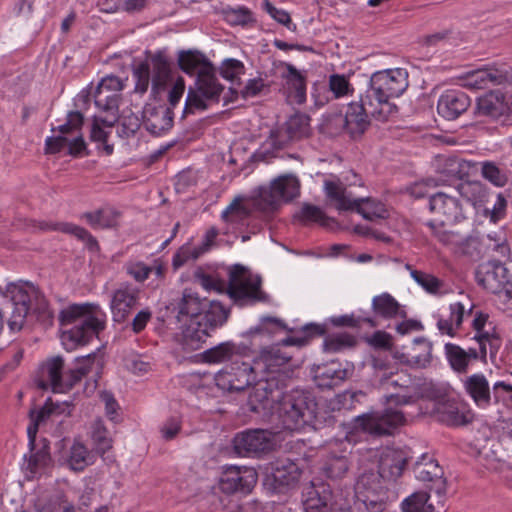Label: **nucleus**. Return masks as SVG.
Segmentation results:
<instances>
[{"label": "nucleus", "mask_w": 512, "mask_h": 512, "mask_svg": "<svg viewBox=\"0 0 512 512\" xmlns=\"http://www.w3.org/2000/svg\"><path fill=\"white\" fill-rule=\"evenodd\" d=\"M278 420L283 429L294 431L313 424L325 423L332 426L336 416L321 412L316 396L305 389H293L283 394L276 408Z\"/></svg>", "instance_id": "f257e3e1"}, {"label": "nucleus", "mask_w": 512, "mask_h": 512, "mask_svg": "<svg viewBox=\"0 0 512 512\" xmlns=\"http://www.w3.org/2000/svg\"><path fill=\"white\" fill-rule=\"evenodd\" d=\"M2 304L11 308L8 327L11 331H20L29 313L36 316L37 321L51 325L53 314L48 302L40 290L29 282L10 283L6 286V296Z\"/></svg>", "instance_id": "f03ea898"}, {"label": "nucleus", "mask_w": 512, "mask_h": 512, "mask_svg": "<svg viewBox=\"0 0 512 512\" xmlns=\"http://www.w3.org/2000/svg\"><path fill=\"white\" fill-rule=\"evenodd\" d=\"M325 334V327L319 324H306L301 331L294 336L287 337L281 342L263 347L258 356L254 357L255 367L260 375L267 377L286 376L288 383L292 371L289 369V362L292 356L282 349V346L303 347L307 345L310 339Z\"/></svg>", "instance_id": "7ed1b4c3"}, {"label": "nucleus", "mask_w": 512, "mask_h": 512, "mask_svg": "<svg viewBox=\"0 0 512 512\" xmlns=\"http://www.w3.org/2000/svg\"><path fill=\"white\" fill-rule=\"evenodd\" d=\"M59 321L62 326L74 324L62 334L64 345L73 348L87 344L104 330L106 314L97 304H73L60 312Z\"/></svg>", "instance_id": "20e7f679"}, {"label": "nucleus", "mask_w": 512, "mask_h": 512, "mask_svg": "<svg viewBox=\"0 0 512 512\" xmlns=\"http://www.w3.org/2000/svg\"><path fill=\"white\" fill-rule=\"evenodd\" d=\"M172 310L176 312L177 329L181 331V343L183 349L194 351L209 336L205 329L201 328V315L207 305V298H201L191 289H184L182 296L176 301Z\"/></svg>", "instance_id": "39448f33"}, {"label": "nucleus", "mask_w": 512, "mask_h": 512, "mask_svg": "<svg viewBox=\"0 0 512 512\" xmlns=\"http://www.w3.org/2000/svg\"><path fill=\"white\" fill-rule=\"evenodd\" d=\"M429 211L434 218L422 223L430 235L446 246L457 245L462 238L455 232L444 229L465 218L459 199L444 191L429 196Z\"/></svg>", "instance_id": "423d86ee"}, {"label": "nucleus", "mask_w": 512, "mask_h": 512, "mask_svg": "<svg viewBox=\"0 0 512 512\" xmlns=\"http://www.w3.org/2000/svg\"><path fill=\"white\" fill-rule=\"evenodd\" d=\"M144 61L132 65V76L135 80L134 91L143 95L151 84V95L156 99L172 81V61L165 50L155 53L145 52Z\"/></svg>", "instance_id": "0eeeda50"}, {"label": "nucleus", "mask_w": 512, "mask_h": 512, "mask_svg": "<svg viewBox=\"0 0 512 512\" xmlns=\"http://www.w3.org/2000/svg\"><path fill=\"white\" fill-rule=\"evenodd\" d=\"M408 85V73L405 69L396 68L377 71L370 78L369 86L364 93L365 101L386 111L385 116L388 117L395 108L390 103V99L402 95Z\"/></svg>", "instance_id": "6e6552de"}, {"label": "nucleus", "mask_w": 512, "mask_h": 512, "mask_svg": "<svg viewBox=\"0 0 512 512\" xmlns=\"http://www.w3.org/2000/svg\"><path fill=\"white\" fill-rule=\"evenodd\" d=\"M489 344V358L492 363L497 358L498 340L487 335L477 337V347L469 346L467 349L453 343H446L444 346L446 359L451 369L459 374H466L472 361H480L484 365L486 361V346Z\"/></svg>", "instance_id": "1a4fd4ad"}, {"label": "nucleus", "mask_w": 512, "mask_h": 512, "mask_svg": "<svg viewBox=\"0 0 512 512\" xmlns=\"http://www.w3.org/2000/svg\"><path fill=\"white\" fill-rule=\"evenodd\" d=\"M227 294L238 306H247L265 300L261 279L243 265L235 264L229 270Z\"/></svg>", "instance_id": "9d476101"}, {"label": "nucleus", "mask_w": 512, "mask_h": 512, "mask_svg": "<svg viewBox=\"0 0 512 512\" xmlns=\"http://www.w3.org/2000/svg\"><path fill=\"white\" fill-rule=\"evenodd\" d=\"M223 89L213 65L200 70L195 86L188 89L183 116L194 113L195 110H206L208 108L206 100L218 102Z\"/></svg>", "instance_id": "9b49d317"}, {"label": "nucleus", "mask_w": 512, "mask_h": 512, "mask_svg": "<svg viewBox=\"0 0 512 512\" xmlns=\"http://www.w3.org/2000/svg\"><path fill=\"white\" fill-rule=\"evenodd\" d=\"M286 386V376L284 375L280 378L259 375L248 397L249 410L263 416L269 415L275 403L280 402L284 394L282 390Z\"/></svg>", "instance_id": "f8f14e48"}, {"label": "nucleus", "mask_w": 512, "mask_h": 512, "mask_svg": "<svg viewBox=\"0 0 512 512\" xmlns=\"http://www.w3.org/2000/svg\"><path fill=\"white\" fill-rule=\"evenodd\" d=\"M324 188L327 197L336 202V208L339 211H356L367 220H374L376 218L384 217V208L380 203L373 199L366 198H351L350 194L346 192V188L340 182L325 181Z\"/></svg>", "instance_id": "ddd939ff"}, {"label": "nucleus", "mask_w": 512, "mask_h": 512, "mask_svg": "<svg viewBox=\"0 0 512 512\" xmlns=\"http://www.w3.org/2000/svg\"><path fill=\"white\" fill-rule=\"evenodd\" d=\"M355 496L368 512H383L389 498L388 484L375 471H365L357 479Z\"/></svg>", "instance_id": "4468645a"}, {"label": "nucleus", "mask_w": 512, "mask_h": 512, "mask_svg": "<svg viewBox=\"0 0 512 512\" xmlns=\"http://www.w3.org/2000/svg\"><path fill=\"white\" fill-rule=\"evenodd\" d=\"M404 422L402 411L389 407L383 411L357 416L354 419V428L373 436H386L391 435Z\"/></svg>", "instance_id": "2eb2a0df"}, {"label": "nucleus", "mask_w": 512, "mask_h": 512, "mask_svg": "<svg viewBox=\"0 0 512 512\" xmlns=\"http://www.w3.org/2000/svg\"><path fill=\"white\" fill-rule=\"evenodd\" d=\"M366 96H360V100L348 104L344 116L346 122V133L353 139L361 137L370 126V116L380 120H386V111L366 101Z\"/></svg>", "instance_id": "dca6fc26"}, {"label": "nucleus", "mask_w": 512, "mask_h": 512, "mask_svg": "<svg viewBox=\"0 0 512 512\" xmlns=\"http://www.w3.org/2000/svg\"><path fill=\"white\" fill-rule=\"evenodd\" d=\"M476 280L491 293L504 291L512 297V272L500 260H489L479 265Z\"/></svg>", "instance_id": "f3484780"}, {"label": "nucleus", "mask_w": 512, "mask_h": 512, "mask_svg": "<svg viewBox=\"0 0 512 512\" xmlns=\"http://www.w3.org/2000/svg\"><path fill=\"white\" fill-rule=\"evenodd\" d=\"M257 479L258 474L254 468L229 466L221 473L218 485L219 489L227 495H247L255 487Z\"/></svg>", "instance_id": "a211bd4d"}, {"label": "nucleus", "mask_w": 512, "mask_h": 512, "mask_svg": "<svg viewBox=\"0 0 512 512\" xmlns=\"http://www.w3.org/2000/svg\"><path fill=\"white\" fill-rule=\"evenodd\" d=\"M233 447L239 456L259 457L273 448L272 435L267 430H247L236 434Z\"/></svg>", "instance_id": "6ab92c4d"}, {"label": "nucleus", "mask_w": 512, "mask_h": 512, "mask_svg": "<svg viewBox=\"0 0 512 512\" xmlns=\"http://www.w3.org/2000/svg\"><path fill=\"white\" fill-rule=\"evenodd\" d=\"M283 71L281 92L291 105H302L306 102L307 72L298 70L291 63H281Z\"/></svg>", "instance_id": "aec40b11"}, {"label": "nucleus", "mask_w": 512, "mask_h": 512, "mask_svg": "<svg viewBox=\"0 0 512 512\" xmlns=\"http://www.w3.org/2000/svg\"><path fill=\"white\" fill-rule=\"evenodd\" d=\"M141 289L132 283L123 282L112 292L110 308L113 320L123 322L139 304Z\"/></svg>", "instance_id": "412c9836"}, {"label": "nucleus", "mask_w": 512, "mask_h": 512, "mask_svg": "<svg viewBox=\"0 0 512 512\" xmlns=\"http://www.w3.org/2000/svg\"><path fill=\"white\" fill-rule=\"evenodd\" d=\"M310 116L297 112L285 123V130L271 131L269 142L274 149H283L289 141L309 136L311 132Z\"/></svg>", "instance_id": "4be33fe9"}, {"label": "nucleus", "mask_w": 512, "mask_h": 512, "mask_svg": "<svg viewBox=\"0 0 512 512\" xmlns=\"http://www.w3.org/2000/svg\"><path fill=\"white\" fill-rule=\"evenodd\" d=\"M299 194V182L290 175L280 176L271 182L269 187L260 188V199L269 206H277L281 202H288Z\"/></svg>", "instance_id": "5701e85b"}, {"label": "nucleus", "mask_w": 512, "mask_h": 512, "mask_svg": "<svg viewBox=\"0 0 512 512\" xmlns=\"http://www.w3.org/2000/svg\"><path fill=\"white\" fill-rule=\"evenodd\" d=\"M414 473L418 480L432 483L429 486L430 492H435L438 496L446 493L443 469L434 458L423 454L414 465Z\"/></svg>", "instance_id": "b1692460"}, {"label": "nucleus", "mask_w": 512, "mask_h": 512, "mask_svg": "<svg viewBox=\"0 0 512 512\" xmlns=\"http://www.w3.org/2000/svg\"><path fill=\"white\" fill-rule=\"evenodd\" d=\"M302 504L304 512H332L334 501L330 486L322 482L307 485L302 491Z\"/></svg>", "instance_id": "393cba45"}, {"label": "nucleus", "mask_w": 512, "mask_h": 512, "mask_svg": "<svg viewBox=\"0 0 512 512\" xmlns=\"http://www.w3.org/2000/svg\"><path fill=\"white\" fill-rule=\"evenodd\" d=\"M489 84L497 86L512 84V67H489L471 72L466 78V85L473 89H486Z\"/></svg>", "instance_id": "a878e982"}, {"label": "nucleus", "mask_w": 512, "mask_h": 512, "mask_svg": "<svg viewBox=\"0 0 512 512\" xmlns=\"http://www.w3.org/2000/svg\"><path fill=\"white\" fill-rule=\"evenodd\" d=\"M64 360L61 356L48 359L41 365L37 386L43 390L52 388L54 392L69 390L67 374L63 376Z\"/></svg>", "instance_id": "bb28decb"}, {"label": "nucleus", "mask_w": 512, "mask_h": 512, "mask_svg": "<svg viewBox=\"0 0 512 512\" xmlns=\"http://www.w3.org/2000/svg\"><path fill=\"white\" fill-rule=\"evenodd\" d=\"M465 393L471 398L476 407L489 408L494 403V391L483 373L466 376L463 381Z\"/></svg>", "instance_id": "cd10ccee"}, {"label": "nucleus", "mask_w": 512, "mask_h": 512, "mask_svg": "<svg viewBox=\"0 0 512 512\" xmlns=\"http://www.w3.org/2000/svg\"><path fill=\"white\" fill-rule=\"evenodd\" d=\"M255 343L251 341L250 345L244 343H235L227 341L220 343L203 352V360L206 363H222L229 361L232 363L236 358H249L252 354V346Z\"/></svg>", "instance_id": "c85d7f7f"}, {"label": "nucleus", "mask_w": 512, "mask_h": 512, "mask_svg": "<svg viewBox=\"0 0 512 512\" xmlns=\"http://www.w3.org/2000/svg\"><path fill=\"white\" fill-rule=\"evenodd\" d=\"M407 458L401 450L387 448L381 452L378 464L379 477L387 484L394 483L403 473Z\"/></svg>", "instance_id": "c756f323"}, {"label": "nucleus", "mask_w": 512, "mask_h": 512, "mask_svg": "<svg viewBox=\"0 0 512 512\" xmlns=\"http://www.w3.org/2000/svg\"><path fill=\"white\" fill-rule=\"evenodd\" d=\"M312 372L316 385L321 389H331L339 386L348 377V370L342 368L336 360L317 365L312 369Z\"/></svg>", "instance_id": "7c9ffc66"}, {"label": "nucleus", "mask_w": 512, "mask_h": 512, "mask_svg": "<svg viewBox=\"0 0 512 512\" xmlns=\"http://www.w3.org/2000/svg\"><path fill=\"white\" fill-rule=\"evenodd\" d=\"M34 227L40 231H60L75 236L85 243L90 251L99 250L98 241L83 227L68 222L37 221Z\"/></svg>", "instance_id": "2f4dec72"}, {"label": "nucleus", "mask_w": 512, "mask_h": 512, "mask_svg": "<svg viewBox=\"0 0 512 512\" xmlns=\"http://www.w3.org/2000/svg\"><path fill=\"white\" fill-rule=\"evenodd\" d=\"M93 98L95 106L107 113L101 122L107 127H113L114 124L119 120V104L121 101V95L105 90L103 87L97 85L93 91Z\"/></svg>", "instance_id": "473e14b6"}, {"label": "nucleus", "mask_w": 512, "mask_h": 512, "mask_svg": "<svg viewBox=\"0 0 512 512\" xmlns=\"http://www.w3.org/2000/svg\"><path fill=\"white\" fill-rule=\"evenodd\" d=\"M470 104V98L466 93L458 90H450L440 97L437 110L444 118L454 120L464 113Z\"/></svg>", "instance_id": "72a5a7b5"}, {"label": "nucleus", "mask_w": 512, "mask_h": 512, "mask_svg": "<svg viewBox=\"0 0 512 512\" xmlns=\"http://www.w3.org/2000/svg\"><path fill=\"white\" fill-rule=\"evenodd\" d=\"M509 110V104L505 102L504 94L496 90L490 91L477 99L474 113L479 116L499 118Z\"/></svg>", "instance_id": "f704fd0d"}, {"label": "nucleus", "mask_w": 512, "mask_h": 512, "mask_svg": "<svg viewBox=\"0 0 512 512\" xmlns=\"http://www.w3.org/2000/svg\"><path fill=\"white\" fill-rule=\"evenodd\" d=\"M144 113V125L155 136L161 135L173 126L174 113L169 107L159 106Z\"/></svg>", "instance_id": "c9c22d12"}, {"label": "nucleus", "mask_w": 512, "mask_h": 512, "mask_svg": "<svg viewBox=\"0 0 512 512\" xmlns=\"http://www.w3.org/2000/svg\"><path fill=\"white\" fill-rule=\"evenodd\" d=\"M432 415L447 426L457 427L470 422L468 415L461 411L455 402L449 400L435 403Z\"/></svg>", "instance_id": "e433bc0d"}, {"label": "nucleus", "mask_w": 512, "mask_h": 512, "mask_svg": "<svg viewBox=\"0 0 512 512\" xmlns=\"http://www.w3.org/2000/svg\"><path fill=\"white\" fill-rule=\"evenodd\" d=\"M271 475L278 486H291L298 482L301 470L292 460L282 458L271 464Z\"/></svg>", "instance_id": "4c0bfd02"}, {"label": "nucleus", "mask_w": 512, "mask_h": 512, "mask_svg": "<svg viewBox=\"0 0 512 512\" xmlns=\"http://www.w3.org/2000/svg\"><path fill=\"white\" fill-rule=\"evenodd\" d=\"M230 310L221 302L207 299V305L201 315V328L209 334V330H213L222 326L228 319Z\"/></svg>", "instance_id": "58836bf2"}, {"label": "nucleus", "mask_w": 512, "mask_h": 512, "mask_svg": "<svg viewBox=\"0 0 512 512\" xmlns=\"http://www.w3.org/2000/svg\"><path fill=\"white\" fill-rule=\"evenodd\" d=\"M372 310L375 315L385 319L406 317V312L401 309L398 301L389 293H382L372 299Z\"/></svg>", "instance_id": "ea45409f"}, {"label": "nucleus", "mask_w": 512, "mask_h": 512, "mask_svg": "<svg viewBox=\"0 0 512 512\" xmlns=\"http://www.w3.org/2000/svg\"><path fill=\"white\" fill-rule=\"evenodd\" d=\"M96 456L81 441L75 440L70 447V453L66 462L73 471H83L87 466L95 462Z\"/></svg>", "instance_id": "a19ab883"}, {"label": "nucleus", "mask_w": 512, "mask_h": 512, "mask_svg": "<svg viewBox=\"0 0 512 512\" xmlns=\"http://www.w3.org/2000/svg\"><path fill=\"white\" fill-rule=\"evenodd\" d=\"M178 65L186 74H196L198 76L200 70H203L206 66H212V63L201 52L188 50L179 52Z\"/></svg>", "instance_id": "79ce46f5"}, {"label": "nucleus", "mask_w": 512, "mask_h": 512, "mask_svg": "<svg viewBox=\"0 0 512 512\" xmlns=\"http://www.w3.org/2000/svg\"><path fill=\"white\" fill-rule=\"evenodd\" d=\"M450 315L448 318H439L437 327L442 334L451 337L456 335V331L461 327L465 315V307L460 302L451 303L449 306Z\"/></svg>", "instance_id": "37998d69"}, {"label": "nucleus", "mask_w": 512, "mask_h": 512, "mask_svg": "<svg viewBox=\"0 0 512 512\" xmlns=\"http://www.w3.org/2000/svg\"><path fill=\"white\" fill-rule=\"evenodd\" d=\"M119 213L113 209H99L94 212H86L82 218L92 228H112L117 225Z\"/></svg>", "instance_id": "c03bdc74"}, {"label": "nucleus", "mask_w": 512, "mask_h": 512, "mask_svg": "<svg viewBox=\"0 0 512 512\" xmlns=\"http://www.w3.org/2000/svg\"><path fill=\"white\" fill-rule=\"evenodd\" d=\"M91 438L96 454L103 456L113 446V440L109 436L107 428L101 419H97L92 424Z\"/></svg>", "instance_id": "a18cd8bd"}, {"label": "nucleus", "mask_w": 512, "mask_h": 512, "mask_svg": "<svg viewBox=\"0 0 512 512\" xmlns=\"http://www.w3.org/2000/svg\"><path fill=\"white\" fill-rule=\"evenodd\" d=\"M95 359V353H90L77 359V366L67 373L68 388H72L84 376L88 375L92 371V366L94 365Z\"/></svg>", "instance_id": "49530a36"}, {"label": "nucleus", "mask_w": 512, "mask_h": 512, "mask_svg": "<svg viewBox=\"0 0 512 512\" xmlns=\"http://www.w3.org/2000/svg\"><path fill=\"white\" fill-rule=\"evenodd\" d=\"M429 494L426 491L413 493L402 503L403 512H433V506L427 504Z\"/></svg>", "instance_id": "de8ad7c7"}, {"label": "nucleus", "mask_w": 512, "mask_h": 512, "mask_svg": "<svg viewBox=\"0 0 512 512\" xmlns=\"http://www.w3.org/2000/svg\"><path fill=\"white\" fill-rule=\"evenodd\" d=\"M456 192L467 202L475 204L483 197L482 184L477 181H459L455 186Z\"/></svg>", "instance_id": "09e8293b"}, {"label": "nucleus", "mask_w": 512, "mask_h": 512, "mask_svg": "<svg viewBox=\"0 0 512 512\" xmlns=\"http://www.w3.org/2000/svg\"><path fill=\"white\" fill-rule=\"evenodd\" d=\"M488 319H489V315L487 313H484L482 311H477L475 313V317L472 321V328H473V330L476 331V334L474 335L472 340H474L475 343H477V337L479 335H487L489 337V339L493 337L498 340V346H497V353H498L501 348V345H502V340H501L499 334L496 332L495 328H492V330H490V331L485 330V325L488 322Z\"/></svg>", "instance_id": "8fccbe9b"}, {"label": "nucleus", "mask_w": 512, "mask_h": 512, "mask_svg": "<svg viewBox=\"0 0 512 512\" xmlns=\"http://www.w3.org/2000/svg\"><path fill=\"white\" fill-rule=\"evenodd\" d=\"M411 277L418 285L430 294H438L444 285L436 276L420 270H412Z\"/></svg>", "instance_id": "3c124183"}, {"label": "nucleus", "mask_w": 512, "mask_h": 512, "mask_svg": "<svg viewBox=\"0 0 512 512\" xmlns=\"http://www.w3.org/2000/svg\"><path fill=\"white\" fill-rule=\"evenodd\" d=\"M356 344L354 336L348 333L330 335L324 340V349L328 352H338Z\"/></svg>", "instance_id": "603ef678"}, {"label": "nucleus", "mask_w": 512, "mask_h": 512, "mask_svg": "<svg viewBox=\"0 0 512 512\" xmlns=\"http://www.w3.org/2000/svg\"><path fill=\"white\" fill-rule=\"evenodd\" d=\"M243 359L244 358H236L229 364V367L235 373L237 378L256 381L260 373L256 368H254V359L252 362L244 361Z\"/></svg>", "instance_id": "864d4df0"}, {"label": "nucleus", "mask_w": 512, "mask_h": 512, "mask_svg": "<svg viewBox=\"0 0 512 512\" xmlns=\"http://www.w3.org/2000/svg\"><path fill=\"white\" fill-rule=\"evenodd\" d=\"M270 325H273L277 329H285L284 323L275 317H264L261 319V322L258 326L251 328L246 336L254 339L258 336H267L271 337L274 333V330L270 328Z\"/></svg>", "instance_id": "5fc2aeb1"}, {"label": "nucleus", "mask_w": 512, "mask_h": 512, "mask_svg": "<svg viewBox=\"0 0 512 512\" xmlns=\"http://www.w3.org/2000/svg\"><path fill=\"white\" fill-rule=\"evenodd\" d=\"M487 238L489 240L487 244L488 249L498 253L503 258L510 255V246L506 232L503 229L489 233Z\"/></svg>", "instance_id": "6e6d98bb"}, {"label": "nucleus", "mask_w": 512, "mask_h": 512, "mask_svg": "<svg viewBox=\"0 0 512 512\" xmlns=\"http://www.w3.org/2000/svg\"><path fill=\"white\" fill-rule=\"evenodd\" d=\"M467 167L468 165L466 161L457 157H449L444 161L441 172L447 177L461 181L467 174Z\"/></svg>", "instance_id": "4d7b16f0"}, {"label": "nucleus", "mask_w": 512, "mask_h": 512, "mask_svg": "<svg viewBox=\"0 0 512 512\" xmlns=\"http://www.w3.org/2000/svg\"><path fill=\"white\" fill-rule=\"evenodd\" d=\"M225 20L231 25H247L254 22L252 12L246 7L226 8L223 10Z\"/></svg>", "instance_id": "13d9d810"}, {"label": "nucleus", "mask_w": 512, "mask_h": 512, "mask_svg": "<svg viewBox=\"0 0 512 512\" xmlns=\"http://www.w3.org/2000/svg\"><path fill=\"white\" fill-rule=\"evenodd\" d=\"M31 452L32 454L29 459V467L32 471L47 467L50 464L51 456L49 452V444L46 439L42 440V446L38 450L35 448Z\"/></svg>", "instance_id": "bf43d9fd"}, {"label": "nucleus", "mask_w": 512, "mask_h": 512, "mask_svg": "<svg viewBox=\"0 0 512 512\" xmlns=\"http://www.w3.org/2000/svg\"><path fill=\"white\" fill-rule=\"evenodd\" d=\"M84 117L83 114L79 111H70L67 114V121L58 126L57 128H52V132L58 131L59 135L68 136L76 131H79L83 125Z\"/></svg>", "instance_id": "052dcab7"}, {"label": "nucleus", "mask_w": 512, "mask_h": 512, "mask_svg": "<svg viewBox=\"0 0 512 512\" xmlns=\"http://www.w3.org/2000/svg\"><path fill=\"white\" fill-rule=\"evenodd\" d=\"M349 469V461L346 456H332L325 467L326 475L329 478L337 479L343 477Z\"/></svg>", "instance_id": "680f3d73"}, {"label": "nucleus", "mask_w": 512, "mask_h": 512, "mask_svg": "<svg viewBox=\"0 0 512 512\" xmlns=\"http://www.w3.org/2000/svg\"><path fill=\"white\" fill-rule=\"evenodd\" d=\"M414 343L421 346L423 353L412 355L411 359L407 360L406 362L417 367H426L432 359V345L424 338H415Z\"/></svg>", "instance_id": "e2e57ef3"}, {"label": "nucleus", "mask_w": 512, "mask_h": 512, "mask_svg": "<svg viewBox=\"0 0 512 512\" xmlns=\"http://www.w3.org/2000/svg\"><path fill=\"white\" fill-rule=\"evenodd\" d=\"M372 366L380 384H384L394 374V370H398L396 365L392 364L387 358L382 357H373Z\"/></svg>", "instance_id": "0e129e2a"}, {"label": "nucleus", "mask_w": 512, "mask_h": 512, "mask_svg": "<svg viewBox=\"0 0 512 512\" xmlns=\"http://www.w3.org/2000/svg\"><path fill=\"white\" fill-rule=\"evenodd\" d=\"M124 269L126 273L138 283H142L148 279L149 275L153 271V267L148 266L141 261L127 262Z\"/></svg>", "instance_id": "69168bd1"}, {"label": "nucleus", "mask_w": 512, "mask_h": 512, "mask_svg": "<svg viewBox=\"0 0 512 512\" xmlns=\"http://www.w3.org/2000/svg\"><path fill=\"white\" fill-rule=\"evenodd\" d=\"M249 210L241 204L240 199H234L231 204L222 212V219L226 222H236L246 218Z\"/></svg>", "instance_id": "338daca9"}, {"label": "nucleus", "mask_w": 512, "mask_h": 512, "mask_svg": "<svg viewBox=\"0 0 512 512\" xmlns=\"http://www.w3.org/2000/svg\"><path fill=\"white\" fill-rule=\"evenodd\" d=\"M329 87L336 98L347 96L353 92V88L344 75H331L329 78Z\"/></svg>", "instance_id": "774afa93"}]
</instances>
